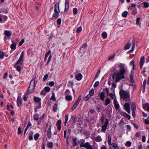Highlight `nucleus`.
<instances>
[{
	"mask_svg": "<svg viewBox=\"0 0 149 149\" xmlns=\"http://www.w3.org/2000/svg\"><path fill=\"white\" fill-rule=\"evenodd\" d=\"M24 39H22L21 41L19 42V46H21L23 43L24 42Z\"/></svg>",
	"mask_w": 149,
	"mask_h": 149,
	"instance_id": "63",
	"label": "nucleus"
},
{
	"mask_svg": "<svg viewBox=\"0 0 149 149\" xmlns=\"http://www.w3.org/2000/svg\"><path fill=\"white\" fill-rule=\"evenodd\" d=\"M114 149H120L119 147L115 143H113L111 144Z\"/></svg>",
	"mask_w": 149,
	"mask_h": 149,
	"instance_id": "28",
	"label": "nucleus"
},
{
	"mask_svg": "<svg viewBox=\"0 0 149 149\" xmlns=\"http://www.w3.org/2000/svg\"><path fill=\"white\" fill-rule=\"evenodd\" d=\"M17 70L18 71H20L21 70V67L19 65L16 66Z\"/></svg>",
	"mask_w": 149,
	"mask_h": 149,
	"instance_id": "61",
	"label": "nucleus"
},
{
	"mask_svg": "<svg viewBox=\"0 0 149 149\" xmlns=\"http://www.w3.org/2000/svg\"><path fill=\"white\" fill-rule=\"evenodd\" d=\"M58 109V105L57 104H55L53 107V111L56 112L57 111Z\"/></svg>",
	"mask_w": 149,
	"mask_h": 149,
	"instance_id": "32",
	"label": "nucleus"
},
{
	"mask_svg": "<svg viewBox=\"0 0 149 149\" xmlns=\"http://www.w3.org/2000/svg\"><path fill=\"white\" fill-rule=\"evenodd\" d=\"M80 147H84L86 149H94L93 147L90 144L89 142H86L84 143H82L80 146Z\"/></svg>",
	"mask_w": 149,
	"mask_h": 149,
	"instance_id": "5",
	"label": "nucleus"
},
{
	"mask_svg": "<svg viewBox=\"0 0 149 149\" xmlns=\"http://www.w3.org/2000/svg\"><path fill=\"white\" fill-rule=\"evenodd\" d=\"M145 122L146 124H149V116L146 119H145Z\"/></svg>",
	"mask_w": 149,
	"mask_h": 149,
	"instance_id": "59",
	"label": "nucleus"
},
{
	"mask_svg": "<svg viewBox=\"0 0 149 149\" xmlns=\"http://www.w3.org/2000/svg\"><path fill=\"white\" fill-rule=\"evenodd\" d=\"M82 29L81 27L80 26L77 29V33H80Z\"/></svg>",
	"mask_w": 149,
	"mask_h": 149,
	"instance_id": "55",
	"label": "nucleus"
},
{
	"mask_svg": "<svg viewBox=\"0 0 149 149\" xmlns=\"http://www.w3.org/2000/svg\"><path fill=\"white\" fill-rule=\"evenodd\" d=\"M143 107L144 110L149 111V104L145 103L143 105Z\"/></svg>",
	"mask_w": 149,
	"mask_h": 149,
	"instance_id": "18",
	"label": "nucleus"
},
{
	"mask_svg": "<svg viewBox=\"0 0 149 149\" xmlns=\"http://www.w3.org/2000/svg\"><path fill=\"white\" fill-rule=\"evenodd\" d=\"M94 139L97 142H100L102 141V140L101 136L100 135H98L96 136Z\"/></svg>",
	"mask_w": 149,
	"mask_h": 149,
	"instance_id": "22",
	"label": "nucleus"
},
{
	"mask_svg": "<svg viewBox=\"0 0 149 149\" xmlns=\"http://www.w3.org/2000/svg\"><path fill=\"white\" fill-rule=\"evenodd\" d=\"M69 0H65V8L64 11L66 12L68 11L69 8Z\"/></svg>",
	"mask_w": 149,
	"mask_h": 149,
	"instance_id": "11",
	"label": "nucleus"
},
{
	"mask_svg": "<svg viewBox=\"0 0 149 149\" xmlns=\"http://www.w3.org/2000/svg\"><path fill=\"white\" fill-rule=\"evenodd\" d=\"M105 92L102 91L99 93L98 96H99L100 99L103 101L104 100L105 97Z\"/></svg>",
	"mask_w": 149,
	"mask_h": 149,
	"instance_id": "10",
	"label": "nucleus"
},
{
	"mask_svg": "<svg viewBox=\"0 0 149 149\" xmlns=\"http://www.w3.org/2000/svg\"><path fill=\"white\" fill-rule=\"evenodd\" d=\"M71 119L72 120V122L74 123H75L77 121V117L75 115H72Z\"/></svg>",
	"mask_w": 149,
	"mask_h": 149,
	"instance_id": "20",
	"label": "nucleus"
},
{
	"mask_svg": "<svg viewBox=\"0 0 149 149\" xmlns=\"http://www.w3.org/2000/svg\"><path fill=\"white\" fill-rule=\"evenodd\" d=\"M145 62V57L143 56H141L140 59L139 65L140 69H141L143 67Z\"/></svg>",
	"mask_w": 149,
	"mask_h": 149,
	"instance_id": "9",
	"label": "nucleus"
},
{
	"mask_svg": "<svg viewBox=\"0 0 149 149\" xmlns=\"http://www.w3.org/2000/svg\"><path fill=\"white\" fill-rule=\"evenodd\" d=\"M108 124L109 119H106L104 125L101 127L102 132L104 133L106 132Z\"/></svg>",
	"mask_w": 149,
	"mask_h": 149,
	"instance_id": "6",
	"label": "nucleus"
},
{
	"mask_svg": "<svg viewBox=\"0 0 149 149\" xmlns=\"http://www.w3.org/2000/svg\"><path fill=\"white\" fill-rule=\"evenodd\" d=\"M124 107L126 111L129 113L130 114V104L128 103H125L124 104Z\"/></svg>",
	"mask_w": 149,
	"mask_h": 149,
	"instance_id": "8",
	"label": "nucleus"
},
{
	"mask_svg": "<svg viewBox=\"0 0 149 149\" xmlns=\"http://www.w3.org/2000/svg\"><path fill=\"white\" fill-rule=\"evenodd\" d=\"M99 84V81H96L94 85V88L97 87L98 86Z\"/></svg>",
	"mask_w": 149,
	"mask_h": 149,
	"instance_id": "60",
	"label": "nucleus"
},
{
	"mask_svg": "<svg viewBox=\"0 0 149 149\" xmlns=\"http://www.w3.org/2000/svg\"><path fill=\"white\" fill-rule=\"evenodd\" d=\"M45 90L47 92H49L50 90V88L49 86H46L45 87Z\"/></svg>",
	"mask_w": 149,
	"mask_h": 149,
	"instance_id": "49",
	"label": "nucleus"
},
{
	"mask_svg": "<svg viewBox=\"0 0 149 149\" xmlns=\"http://www.w3.org/2000/svg\"><path fill=\"white\" fill-rule=\"evenodd\" d=\"M4 54L3 52H1L0 50V58L1 59L3 58H4Z\"/></svg>",
	"mask_w": 149,
	"mask_h": 149,
	"instance_id": "43",
	"label": "nucleus"
},
{
	"mask_svg": "<svg viewBox=\"0 0 149 149\" xmlns=\"http://www.w3.org/2000/svg\"><path fill=\"white\" fill-rule=\"evenodd\" d=\"M53 143L52 142H48L47 146L49 148H52L53 147Z\"/></svg>",
	"mask_w": 149,
	"mask_h": 149,
	"instance_id": "36",
	"label": "nucleus"
},
{
	"mask_svg": "<svg viewBox=\"0 0 149 149\" xmlns=\"http://www.w3.org/2000/svg\"><path fill=\"white\" fill-rule=\"evenodd\" d=\"M128 14V12L127 11L124 12L122 14V16L124 17H126Z\"/></svg>",
	"mask_w": 149,
	"mask_h": 149,
	"instance_id": "41",
	"label": "nucleus"
},
{
	"mask_svg": "<svg viewBox=\"0 0 149 149\" xmlns=\"http://www.w3.org/2000/svg\"><path fill=\"white\" fill-rule=\"evenodd\" d=\"M54 82L53 81H52L50 82L49 84V86H54Z\"/></svg>",
	"mask_w": 149,
	"mask_h": 149,
	"instance_id": "64",
	"label": "nucleus"
},
{
	"mask_svg": "<svg viewBox=\"0 0 149 149\" xmlns=\"http://www.w3.org/2000/svg\"><path fill=\"white\" fill-rule=\"evenodd\" d=\"M54 8V12H60V11L59 9V3H57L55 4Z\"/></svg>",
	"mask_w": 149,
	"mask_h": 149,
	"instance_id": "15",
	"label": "nucleus"
},
{
	"mask_svg": "<svg viewBox=\"0 0 149 149\" xmlns=\"http://www.w3.org/2000/svg\"><path fill=\"white\" fill-rule=\"evenodd\" d=\"M130 81L132 83H133L134 82V80L133 79V75L132 73H131L130 76Z\"/></svg>",
	"mask_w": 149,
	"mask_h": 149,
	"instance_id": "29",
	"label": "nucleus"
},
{
	"mask_svg": "<svg viewBox=\"0 0 149 149\" xmlns=\"http://www.w3.org/2000/svg\"><path fill=\"white\" fill-rule=\"evenodd\" d=\"M52 95L51 96L50 98V99L51 100H52L54 101H55L56 100L55 94L54 93H52Z\"/></svg>",
	"mask_w": 149,
	"mask_h": 149,
	"instance_id": "37",
	"label": "nucleus"
},
{
	"mask_svg": "<svg viewBox=\"0 0 149 149\" xmlns=\"http://www.w3.org/2000/svg\"><path fill=\"white\" fill-rule=\"evenodd\" d=\"M86 51V49L85 48H80V53H81L82 54H84Z\"/></svg>",
	"mask_w": 149,
	"mask_h": 149,
	"instance_id": "35",
	"label": "nucleus"
},
{
	"mask_svg": "<svg viewBox=\"0 0 149 149\" xmlns=\"http://www.w3.org/2000/svg\"><path fill=\"white\" fill-rule=\"evenodd\" d=\"M120 68L119 72L114 73L112 75L113 79L115 78V82H117L120 80L121 79L124 78V75L126 72V70L124 66V65L122 63H120L119 66Z\"/></svg>",
	"mask_w": 149,
	"mask_h": 149,
	"instance_id": "1",
	"label": "nucleus"
},
{
	"mask_svg": "<svg viewBox=\"0 0 149 149\" xmlns=\"http://www.w3.org/2000/svg\"><path fill=\"white\" fill-rule=\"evenodd\" d=\"M107 143L109 145H111V137L109 134L108 135Z\"/></svg>",
	"mask_w": 149,
	"mask_h": 149,
	"instance_id": "24",
	"label": "nucleus"
},
{
	"mask_svg": "<svg viewBox=\"0 0 149 149\" xmlns=\"http://www.w3.org/2000/svg\"><path fill=\"white\" fill-rule=\"evenodd\" d=\"M39 136V134L38 133H37L34 136V138L35 140H37Z\"/></svg>",
	"mask_w": 149,
	"mask_h": 149,
	"instance_id": "48",
	"label": "nucleus"
},
{
	"mask_svg": "<svg viewBox=\"0 0 149 149\" xmlns=\"http://www.w3.org/2000/svg\"><path fill=\"white\" fill-rule=\"evenodd\" d=\"M52 126L50 125L47 131V136L48 138H50L52 136V132L51 131V129Z\"/></svg>",
	"mask_w": 149,
	"mask_h": 149,
	"instance_id": "12",
	"label": "nucleus"
},
{
	"mask_svg": "<svg viewBox=\"0 0 149 149\" xmlns=\"http://www.w3.org/2000/svg\"><path fill=\"white\" fill-rule=\"evenodd\" d=\"M91 97L89 94L86 96L84 98V100L85 101H87Z\"/></svg>",
	"mask_w": 149,
	"mask_h": 149,
	"instance_id": "54",
	"label": "nucleus"
},
{
	"mask_svg": "<svg viewBox=\"0 0 149 149\" xmlns=\"http://www.w3.org/2000/svg\"><path fill=\"white\" fill-rule=\"evenodd\" d=\"M140 17H138L136 19V24L137 25H139L140 24Z\"/></svg>",
	"mask_w": 149,
	"mask_h": 149,
	"instance_id": "57",
	"label": "nucleus"
},
{
	"mask_svg": "<svg viewBox=\"0 0 149 149\" xmlns=\"http://www.w3.org/2000/svg\"><path fill=\"white\" fill-rule=\"evenodd\" d=\"M48 77V74H45L43 77V79H42L43 81H46V80L47 78Z\"/></svg>",
	"mask_w": 149,
	"mask_h": 149,
	"instance_id": "51",
	"label": "nucleus"
},
{
	"mask_svg": "<svg viewBox=\"0 0 149 149\" xmlns=\"http://www.w3.org/2000/svg\"><path fill=\"white\" fill-rule=\"evenodd\" d=\"M51 51L50 50H49L48 51V52L46 54H45V60L47 58L48 56L49 55V54L51 53Z\"/></svg>",
	"mask_w": 149,
	"mask_h": 149,
	"instance_id": "52",
	"label": "nucleus"
},
{
	"mask_svg": "<svg viewBox=\"0 0 149 149\" xmlns=\"http://www.w3.org/2000/svg\"><path fill=\"white\" fill-rule=\"evenodd\" d=\"M77 12H78V10H77V8H74L73 9V13L74 14L76 15V14H77Z\"/></svg>",
	"mask_w": 149,
	"mask_h": 149,
	"instance_id": "53",
	"label": "nucleus"
},
{
	"mask_svg": "<svg viewBox=\"0 0 149 149\" xmlns=\"http://www.w3.org/2000/svg\"><path fill=\"white\" fill-rule=\"evenodd\" d=\"M17 103L18 107H20L22 105V98L20 96L18 97L17 99Z\"/></svg>",
	"mask_w": 149,
	"mask_h": 149,
	"instance_id": "16",
	"label": "nucleus"
},
{
	"mask_svg": "<svg viewBox=\"0 0 149 149\" xmlns=\"http://www.w3.org/2000/svg\"><path fill=\"white\" fill-rule=\"evenodd\" d=\"M45 116V113H44L42 116H40L39 118V115L37 113H36L33 115V118L34 120L37 121V124L38 125H40L42 120L44 118Z\"/></svg>",
	"mask_w": 149,
	"mask_h": 149,
	"instance_id": "4",
	"label": "nucleus"
},
{
	"mask_svg": "<svg viewBox=\"0 0 149 149\" xmlns=\"http://www.w3.org/2000/svg\"><path fill=\"white\" fill-rule=\"evenodd\" d=\"M115 54H114L110 56L108 58V60H111L113 59L114 58V57L115 56Z\"/></svg>",
	"mask_w": 149,
	"mask_h": 149,
	"instance_id": "47",
	"label": "nucleus"
},
{
	"mask_svg": "<svg viewBox=\"0 0 149 149\" xmlns=\"http://www.w3.org/2000/svg\"><path fill=\"white\" fill-rule=\"evenodd\" d=\"M120 96L121 98L126 101H128L130 99L129 93L123 89H121L119 92Z\"/></svg>",
	"mask_w": 149,
	"mask_h": 149,
	"instance_id": "2",
	"label": "nucleus"
},
{
	"mask_svg": "<svg viewBox=\"0 0 149 149\" xmlns=\"http://www.w3.org/2000/svg\"><path fill=\"white\" fill-rule=\"evenodd\" d=\"M114 104L115 107L116 109H118L119 108V105L116 99H114Z\"/></svg>",
	"mask_w": 149,
	"mask_h": 149,
	"instance_id": "14",
	"label": "nucleus"
},
{
	"mask_svg": "<svg viewBox=\"0 0 149 149\" xmlns=\"http://www.w3.org/2000/svg\"><path fill=\"white\" fill-rule=\"evenodd\" d=\"M36 85L35 80L34 79H32L30 82L29 86L28 88V94H30L35 91V87Z\"/></svg>",
	"mask_w": 149,
	"mask_h": 149,
	"instance_id": "3",
	"label": "nucleus"
},
{
	"mask_svg": "<svg viewBox=\"0 0 149 149\" xmlns=\"http://www.w3.org/2000/svg\"><path fill=\"white\" fill-rule=\"evenodd\" d=\"M82 78V75L81 74L79 73L77 74L75 76V79L78 81L81 80Z\"/></svg>",
	"mask_w": 149,
	"mask_h": 149,
	"instance_id": "17",
	"label": "nucleus"
},
{
	"mask_svg": "<svg viewBox=\"0 0 149 149\" xmlns=\"http://www.w3.org/2000/svg\"><path fill=\"white\" fill-rule=\"evenodd\" d=\"M65 99L67 100L70 101L72 100V98L71 96L70 95H68L66 96Z\"/></svg>",
	"mask_w": 149,
	"mask_h": 149,
	"instance_id": "34",
	"label": "nucleus"
},
{
	"mask_svg": "<svg viewBox=\"0 0 149 149\" xmlns=\"http://www.w3.org/2000/svg\"><path fill=\"white\" fill-rule=\"evenodd\" d=\"M78 105V104L77 103L75 102L74 103V104L72 108V110H74L77 107Z\"/></svg>",
	"mask_w": 149,
	"mask_h": 149,
	"instance_id": "38",
	"label": "nucleus"
},
{
	"mask_svg": "<svg viewBox=\"0 0 149 149\" xmlns=\"http://www.w3.org/2000/svg\"><path fill=\"white\" fill-rule=\"evenodd\" d=\"M24 51H23L21 53L20 58L19 60L17 61L15 65V67H16V66L17 64H20L22 63L23 61L24 60Z\"/></svg>",
	"mask_w": 149,
	"mask_h": 149,
	"instance_id": "7",
	"label": "nucleus"
},
{
	"mask_svg": "<svg viewBox=\"0 0 149 149\" xmlns=\"http://www.w3.org/2000/svg\"><path fill=\"white\" fill-rule=\"evenodd\" d=\"M77 139L76 138H74L73 139V145L74 146H77L78 145L77 141Z\"/></svg>",
	"mask_w": 149,
	"mask_h": 149,
	"instance_id": "26",
	"label": "nucleus"
},
{
	"mask_svg": "<svg viewBox=\"0 0 149 149\" xmlns=\"http://www.w3.org/2000/svg\"><path fill=\"white\" fill-rule=\"evenodd\" d=\"M22 131H21V127H20L18 129V133L19 134H20L22 133Z\"/></svg>",
	"mask_w": 149,
	"mask_h": 149,
	"instance_id": "58",
	"label": "nucleus"
},
{
	"mask_svg": "<svg viewBox=\"0 0 149 149\" xmlns=\"http://www.w3.org/2000/svg\"><path fill=\"white\" fill-rule=\"evenodd\" d=\"M131 46L130 43H128L125 46V49H127L130 48Z\"/></svg>",
	"mask_w": 149,
	"mask_h": 149,
	"instance_id": "46",
	"label": "nucleus"
},
{
	"mask_svg": "<svg viewBox=\"0 0 149 149\" xmlns=\"http://www.w3.org/2000/svg\"><path fill=\"white\" fill-rule=\"evenodd\" d=\"M16 44L15 43H13L10 45V48L12 49L15 50L16 49Z\"/></svg>",
	"mask_w": 149,
	"mask_h": 149,
	"instance_id": "30",
	"label": "nucleus"
},
{
	"mask_svg": "<svg viewBox=\"0 0 149 149\" xmlns=\"http://www.w3.org/2000/svg\"><path fill=\"white\" fill-rule=\"evenodd\" d=\"M124 113V115H122L123 116H125L127 117L128 120H130V119L131 117L130 115H128L126 113Z\"/></svg>",
	"mask_w": 149,
	"mask_h": 149,
	"instance_id": "45",
	"label": "nucleus"
},
{
	"mask_svg": "<svg viewBox=\"0 0 149 149\" xmlns=\"http://www.w3.org/2000/svg\"><path fill=\"white\" fill-rule=\"evenodd\" d=\"M136 4H135L134 3H132L131 4V6H130L129 7V8H128V9H132V8H133V7L135 8H136L135 6H136Z\"/></svg>",
	"mask_w": 149,
	"mask_h": 149,
	"instance_id": "44",
	"label": "nucleus"
},
{
	"mask_svg": "<svg viewBox=\"0 0 149 149\" xmlns=\"http://www.w3.org/2000/svg\"><path fill=\"white\" fill-rule=\"evenodd\" d=\"M132 47L131 50L129 51L130 53H132L134 51V48L135 44V40H133L132 41Z\"/></svg>",
	"mask_w": 149,
	"mask_h": 149,
	"instance_id": "21",
	"label": "nucleus"
},
{
	"mask_svg": "<svg viewBox=\"0 0 149 149\" xmlns=\"http://www.w3.org/2000/svg\"><path fill=\"white\" fill-rule=\"evenodd\" d=\"M61 120H58L56 123V125L57 126L58 129L60 130L61 129Z\"/></svg>",
	"mask_w": 149,
	"mask_h": 149,
	"instance_id": "19",
	"label": "nucleus"
},
{
	"mask_svg": "<svg viewBox=\"0 0 149 149\" xmlns=\"http://www.w3.org/2000/svg\"><path fill=\"white\" fill-rule=\"evenodd\" d=\"M65 125H66V124L67 123V121H68V120L69 118V115L68 114H67L65 115Z\"/></svg>",
	"mask_w": 149,
	"mask_h": 149,
	"instance_id": "39",
	"label": "nucleus"
},
{
	"mask_svg": "<svg viewBox=\"0 0 149 149\" xmlns=\"http://www.w3.org/2000/svg\"><path fill=\"white\" fill-rule=\"evenodd\" d=\"M111 100L109 98H107L105 101V105H107L110 102Z\"/></svg>",
	"mask_w": 149,
	"mask_h": 149,
	"instance_id": "33",
	"label": "nucleus"
},
{
	"mask_svg": "<svg viewBox=\"0 0 149 149\" xmlns=\"http://www.w3.org/2000/svg\"><path fill=\"white\" fill-rule=\"evenodd\" d=\"M55 13L52 16V18H50V19L52 20L53 19H56L57 18L58 16V14L60 12H54Z\"/></svg>",
	"mask_w": 149,
	"mask_h": 149,
	"instance_id": "13",
	"label": "nucleus"
},
{
	"mask_svg": "<svg viewBox=\"0 0 149 149\" xmlns=\"http://www.w3.org/2000/svg\"><path fill=\"white\" fill-rule=\"evenodd\" d=\"M4 33L6 36L10 37L11 36L12 34L9 31L5 30L4 31Z\"/></svg>",
	"mask_w": 149,
	"mask_h": 149,
	"instance_id": "23",
	"label": "nucleus"
},
{
	"mask_svg": "<svg viewBox=\"0 0 149 149\" xmlns=\"http://www.w3.org/2000/svg\"><path fill=\"white\" fill-rule=\"evenodd\" d=\"M131 145V143L130 141H127L126 142L125 144V145L127 146L130 147Z\"/></svg>",
	"mask_w": 149,
	"mask_h": 149,
	"instance_id": "56",
	"label": "nucleus"
},
{
	"mask_svg": "<svg viewBox=\"0 0 149 149\" xmlns=\"http://www.w3.org/2000/svg\"><path fill=\"white\" fill-rule=\"evenodd\" d=\"M41 98L37 97H34V100L35 102L40 103L41 102Z\"/></svg>",
	"mask_w": 149,
	"mask_h": 149,
	"instance_id": "25",
	"label": "nucleus"
},
{
	"mask_svg": "<svg viewBox=\"0 0 149 149\" xmlns=\"http://www.w3.org/2000/svg\"><path fill=\"white\" fill-rule=\"evenodd\" d=\"M47 93L45 90H42L40 93V94L43 95H45Z\"/></svg>",
	"mask_w": 149,
	"mask_h": 149,
	"instance_id": "50",
	"label": "nucleus"
},
{
	"mask_svg": "<svg viewBox=\"0 0 149 149\" xmlns=\"http://www.w3.org/2000/svg\"><path fill=\"white\" fill-rule=\"evenodd\" d=\"M94 93V90L93 89H92L89 92V95L91 96V97L93 95V94Z\"/></svg>",
	"mask_w": 149,
	"mask_h": 149,
	"instance_id": "42",
	"label": "nucleus"
},
{
	"mask_svg": "<svg viewBox=\"0 0 149 149\" xmlns=\"http://www.w3.org/2000/svg\"><path fill=\"white\" fill-rule=\"evenodd\" d=\"M143 4L144 7V8H148L149 7V3L147 2H144L143 3Z\"/></svg>",
	"mask_w": 149,
	"mask_h": 149,
	"instance_id": "40",
	"label": "nucleus"
},
{
	"mask_svg": "<svg viewBox=\"0 0 149 149\" xmlns=\"http://www.w3.org/2000/svg\"><path fill=\"white\" fill-rule=\"evenodd\" d=\"M100 120L102 123H104V116H102L100 119Z\"/></svg>",
	"mask_w": 149,
	"mask_h": 149,
	"instance_id": "62",
	"label": "nucleus"
},
{
	"mask_svg": "<svg viewBox=\"0 0 149 149\" xmlns=\"http://www.w3.org/2000/svg\"><path fill=\"white\" fill-rule=\"evenodd\" d=\"M102 36L103 39H106L107 37V33L105 32H103L102 34Z\"/></svg>",
	"mask_w": 149,
	"mask_h": 149,
	"instance_id": "31",
	"label": "nucleus"
},
{
	"mask_svg": "<svg viewBox=\"0 0 149 149\" xmlns=\"http://www.w3.org/2000/svg\"><path fill=\"white\" fill-rule=\"evenodd\" d=\"M131 108L132 111H135L136 107L135 104L134 102L132 103Z\"/></svg>",
	"mask_w": 149,
	"mask_h": 149,
	"instance_id": "27",
	"label": "nucleus"
}]
</instances>
